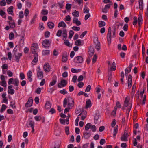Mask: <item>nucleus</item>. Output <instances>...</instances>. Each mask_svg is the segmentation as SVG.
<instances>
[{
    "instance_id": "obj_1",
    "label": "nucleus",
    "mask_w": 148,
    "mask_h": 148,
    "mask_svg": "<svg viewBox=\"0 0 148 148\" xmlns=\"http://www.w3.org/2000/svg\"><path fill=\"white\" fill-rule=\"evenodd\" d=\"M67 103L68 106L73 107L74 106V100L71 97H69L67 98V99L66 98L64 99L63 101V106L64 107H65L66 106Z\"/></svg>"
},
{
    "instance_id": "obj_2",
    "label": "nucleus",
    "mask_w": 148,
    "mask_h": 148,
    "mask_svg": "<svg viewBox=\"0 0 148 148\" xmlns=\"http://www.w3.org/2000/svg\"><path fill=\"white\" fill-rule=\"evenodd\" d=\"M83 58L80 56H78L74 58V62L77 63H81L83 62Z\"/></svg>"
},
{
    "instance_id": "obj_3",
    "label": "nucleus",
    "mask_w": 148,
    "mask_h": 148,
    "mask_svg": "<svg viewBox=\"0 0 148 148\" xmlns=\"http://www.w3.org/2000/svg\"><path fill=\"white\" fill-rule=\"evenodd\" d=\"M37 72L38 78L39 79H41L43 77V72L41 70L39 66L37 68Z\"/></svg>"
},
{
    "instance_id": "obj_4",
    "label": "nucleus",
    "mask_w": 148,
    "mask_h": 148,
    "mask_svg": "<svg viewBox=\"0 0 148 148\" xmlns=\"http://www.w3.org/2000/svg\"><path fill=\"white\" fill-rule=\"evenodd\" d=\"M128 133L126 130H125L124 134L121 137V139L122 141H126L127 140Z\"/></svg>"
},
{
    "instance_id": "obj_5",
    "label": "nucleus",
    "mask_w": 148,
    "mask_h": 148,
    "mask_svg": "<svg viewBox=\"0 0 148 148\" xmlns=\"http://www.w3.org/2000/svg\"><path fill=\"white\" fill-rule=\"evenodd\" d=\"M33 100L32 97H29V98L27 102L25 104V107H30L32 105Z\"/></svg>"
},
{
    "instance_id": "obj_6",
    "label": "nucleus",
    "mask_w": 148,
    "mask_h": 148,
    "mask_svg": "<svg viewBox=\"0 0 148 148\" xmlns=\"http://www.w3.org/2000/svg\"><path fill=\"white\" fill-rule=\"evenodd\" d=\"M132 77L131 75H129L127 78V84L129 88H131L132 86Z\"/></svg>"
},
{
    "instance_id": "obj_7",
    "label": "nucleus",
    "mask_w": 148,
    "mask_h": 148,
    "mask_svg": "<svg viewBox=\"0 0 148 148\" xmlns=\"http://www.w3.org/2000/svg\"><path fill=\"white\" fill-rule=\"evenodd\" d=\"M34 58L32 62L33 65H35L38 61V57L37 53H35L34 55Z\"/></svg>"
},
{
    "instance_id": "obj_8",
    "label": "nucleus",
    "mask_w": 148,
    "mask_h": 148,
    "mask_svg": "<svg viewBox=\"0 0 148 148\" xmlns=\"http://www.w3.org/2000/svg\"><path fill=\"white\" fill-rule=\"evenodd\" d=\"M129 99H127V97L125 98V100L124 101V106L122 108V109L124 110L126 109L125 107L128 106L130 104L129 103Z\"/></svg>"
},
{
    "instance_id": "obj_9",
    "label": "nucleus",
    "mask_w": 148,
    "mask_h": 148,
    "mask_svg": "<svg viewBox=\"0 0 148 148\" xmlns=\"http://www.w3.org/2000/svg\"><path fill=\"white\" fill-rule=\"evenodd\" d=\"M73 23L78 26H79L81 25L80 21L79 20L78 18H74L73 20Z\"/></svg>"
},
{
    "instance_id": "obj_10",
    "label": "nucleus",
    "mask_w": 148,
    "mask_h": 148,
    "mask_svg": "<svg viewBox=\"0 0 148 148\" xmlns=\"http://www.w3.org/2000/svg\"><path fill=\"white\" fill-rule=\"evenodd\" d=\"M26 125L28 127H34V122L32 120L29 121L27 122Z\"/></svg>"
},
{
    "instance_id": "obj_11",
    "label": "nucleus",
    "mask_w": 148,
    "mask_h": 148,
    "mask_svg": "<svg viewBox=\"0 0 148 148\" xmlns=\"http://www.w3.org/2000/svg\"><path fill=\"white\" fill-rule=\"evenodd\" d=\"M88 50L90 56H92L94 53V51L92 46H90Z\"/></svg>"
},
{
    "instance_id": "obj_12",
    "label": "nucleus",
    "mask_w": 148,
    "mask_h": 148,
    "mask_svg": "<svg viewBox=\"0 0 148 148\" xmlns=\"http://www.w3.org/2000/svg\"><path fill=\"white\" fill-rule=\"evenodd\" d=\"M13 6H11L8 8L7 9V11L9 14L11 15H13Z\"/></svg>"
},
{
    "instance_id": "obj_13",
    "label": "nucleus",
    "mask_w": 148,
    "mask_h": 148,
    "mask_svg": "<svg viewBox=\"0 0 148 148\" xmlns=\"http://www.w3.org/2000/svg\"><path fill=\"white\" fill-rule=\"evenodd\" d=\"M22 32L23 33V35H22V36L21 37L20 40V44L21 45H24V36H25V34H24V32L22 31Z\"/></svg>"
},
{
    "instance_id": "obj_14",
    "label": "nucleus",
    "mask_w": 148,
    "mask_h": 148,
    "mask_svg": "<svg viewBox=\"0 0 148 148\" xmlns=\"http://www.w3.org/2000/svg\"><path fill=\"white\" fill-rule=\"evenodd\" d=\"M136 86V83H134L132 86V96L133 97L134 94L135 93V88Z\"/></svg>"
},
{
    "instance_id": "obj_15",
    "label": "nucleus",
    "mask_w": 148,
    "mask_h": 148,
    "mask_svg": "<svg viewBox=\"0 0 148 148\" xmlns=\"http://www.w3.org/2000/svg\"><path fill=\"white\" fill-rule=\"evenodd\" d=\"M138 2L139 9L140 10H142L143 8V0H139Z\"/></svg>"
},
{
    "instance_id": "obj_16",
    "label": "nucleus",
    "mask_w": 148,
    "mask_h": 148,
    "mask_svg": "<svg viewBox=\"0 0 148 148\" xmlns=\"http://www.w3.org/2000/svg\"><path fill=\"white\" fill-rule=\"evenodd\" d=\"M91 102L90 99L86 101V108H90L91 106Z\"/></svg>"
},
{
    "instance_id": "obj_17",
    "label": "nucleus",
    "mask_w": 148,
    "mask_h": 148,
    "mask_svg": "<svg viewBox=\"0 0 148 148\" xmlns=\"http://www.w3.org/2000/svg\"><path fill=\"white\" fill-rule=\"evenodd\" d=\"M15 55V61L18 62L19 61V59L22 56V53H19L18 54V55Z\"/></svg>"
},
{
    "instance_id": "obj_18",
    "label": "nucleus",
    "mask_w": 148,
    "mask_h": 148,
    "mask_svg": "<svg viewBox=\"0 0 148 148\" xmlns=\"http://www.w3.org/2000/svg\"><path fill=\"white\" fill-rule=\"evenodd\" d=\"M49 28L50 29H51L53 28L54 27V23L51 22H49L47 23Z\"/></svg>"
},
{
    "instance_id": "obj_19",
    "label": "nucleus",
    "mask_w": 148,
    "mask_h": 148,
    "mask_svg": "<svg viewBox=\"0 0 148 148\" xmlns=\"http://www.w3.org/2000/svg\"><path fill=\"white\" fill-rule=\"evenodd\" d=\"M67 60V55L66 53L64 54L63 56L62 60L64 62H66Z\"/></svg>"
},
{
    "instance_id": "obj_20",
    "label": "nucleus",
    "mask_w": 148,
    "mask_h": 148,
    "mask_svg": "<svg viewBox=\"0 0 148 148\" xmlns=\"http://www.w3.org/2000/svg\"><path fill=\"white\" fill-rule=\"evenodd\" d=\"M142 17L141 15H139L138 17V24L139 26H140L142 23Z\"/></svg>"
},
{
    "instance_id": "obj_21",
    "label": "nucleus",
    "mask_w": 148,
    "mask_h": 148,
    "mask_svg": "<svg viewBox=\"0 0 148 148\" xmlns=\"http://www.w3.org/2000/svg\"><path fill=\"white\" fill-rule=\"evenodd\" d=\"M62 32V36L64 37L63 40L64 41H65L66 39L67 36V31L65 29H64L63 30Z\"/></svg>"
},
{
    "instance_id": "obj_22",
    "label": "nucleus",
    "mask_w": 148,
    "mask_h": 148,
    "mask_svg": "<svg viewBox=\"0 0 148 148\" xmlns=\"http://www.w3.org/2000/svg\"><path fill=\"white\" fill-rule=\"evenodd\" d=\"M83 136L85 138L88 139L91 136V134L90 133L84 132L83 133Z\"/></svg>"
},
{
    "instance_id": "obj_23",
    "label": "nucleus",
    "mask_w": 148,
    "mask_h": 148,
    "mask_svg": "<svg viewBox=\"0 0 148 148\" xmlns=\"http://www.w3.org/2000/svg\"><path fill=\"white\" fill-rule=\"evenodd\" d=\"M66 25L65 23L63 21H62L59 23L58 25V27H66Z\"/></svg>"
},
{
    "instance_id": "obj_24",
    "label": "nucleus",
    "mask_w": 148,
    "mask_h": 148,
    "mask_svg": "<svg viewBox=\"0 0 148 148\" xmlns=\"http://www.w3.org/2000/svg\"><path fill=\"white\" fill-rule=\"evenodd\" d=\"M99 27L104 26L106 25L105 23L103 21H100L98 22Z\"/></svg>"
},
{
    "instance_id": "obj_25",
    "label": "nucleus",
    "mask_w": 148,
    "mask_h": 148,
    "mask_svg": "<svg viewBox=\"0 0 148 148\" xmlns=\"http://www.w3.org/2000/svg\"><path fill=\"white\" fill-rule=\"evenodd\" d=\"M72 14L74 17V18L78 17L79 16V12L76 10H75L74 12L72 13Z\"/></svg>"
},
{
    "instance_id": "obj_26",
    "label": "nucleus",
    "mask_w": 148,
    "mask_h": 148,
    "mask_svg": "<svg viewBox=\"0 0 148 148\" xmlns=\"http://www.w3.org/2000/svg\"><path fill=\"white\" fill-rule=\"evenodd\" d=\"M111 34H107V40L108 42V44L110 45L111 42Z\"/></svg>"
},
{
    "instance_id": "obj_27",
    "label": "nucleus",
    "mask_w": 148,
    "mask_h": 148,
    "mask_svg": "<svg viewBox=\"0 0 148 148\" xmlns=\"http://www.w3.org/2000/svg\"><path fill=\"white\" fill-rule=\"evenodd\" d=\"M132 104H131V105L127 108L128 109L127 110L126 114L127 116V117H128L129 116L130 112L132 108Z\"/></svg>"
},
{
    "instance_id": "obj_28",
    "label": "nucleus",
    "mask_w": 148,
    "mask_h": 148,
    "mask_svg": "<svg viewBox=\"0 0 148 148\" xmlns=\"http://www.w3.org/2000/svg\"><path fill=\"white\" fill-rule=\"evenodd\" d=\"M56 78H56L53 79L52 81L50 83L49 85L50 87L56 84L57 82Z\"/></svg>"
},
{
    "instance_id": "obj_29",
    "label": "nucleus",
    "mask_w": 148,
    "mask_h": 148,
    "mask_svg": "<svg viewBox=\"0 0 148 148\" xmlns=\"http://www.w3.org/2000/svg\"><path fill=\"white\" fill-rule=\"evenodd\" d=\"M7 108L5 104H3L0 110V112L2 113L3 111L5 110L6 108Z\"/></svg>"
},
{
    "instance_id": "obj_30",
    "label": "nucleus",
    "mask_w": 148,
    "mask_h": 148,
    "mask_svg": "<svg viewBox=\"0 0 148 148\" xmlns=\"http://www.w3.org/2000/svg\"><path fill=\"white\" fill-rule=\"evenodd\" d=\"M60 83L62 84V87H64L66 85L67 82V81L66 80L62 79L61 80Z\"/></svg>"
},
{
    "instance_id": "obj_31",
    "label": "nucleus",
    "mask_w": 148,
    "mask_h": 148,
    "mask_svg": "<svg viewBox=\"0 0 148 148\" xmlns=\"http://www.w3.org/2000/svg\"><path fill=\"white\" fill-rule=\"evenodd\" d=\"M99 114H95V116L94 117V122L95 123V124L97 123V122L98 120V119L99 118Z\"/></svg>"
},
{
    "instance_id": "obj_32",
    "label": "nucleus",
    "mask_w": 148,
    "mask_h": 148,
    "mask_svg": "<svg viewBox=\"0 0 148 148\" xmlns=\"http://www.w3.org/2000/svg\"><path fill=\"white\" fill-rule=\"evenodd\" d=\"M9 23L10 26L11 28H13L15 27V23L14 21H11Z\"/></svg>"
},
{
    "instance_id": "obj_33",
    "label": "nucleus",
    "mask_w": 148,
    "mask_h": 148,
    "mask_svg": "<svg viewBox=\"0 0 148 148\" xmlns=\"http://www.w3.org/2000/svg\"><path fill=\"white\" fill-rule=\"evenodd\" d=\"M118 126L117 127H115L114 129V134H113V136L114 137H115L116 136V134L118 132Z\"/></svg>"
},
{
    "instance_id": "obj_34",
    "label": "nucleus",
    "mask_w": 148,
    "mask_h": 148,
    "mask_svg": "<svg viewBox=\"0 0 148 148\" xmlns=\"http://www.w3.org/2000/svg\"><path fill=\"white\" fill-rule=\"evenodd\" d=\"M97 40V44L96 45L95 48L98 51L100 48V42H98Z\"/></svg>"
},
{
    "instance_id": "obj_35",
    "label": "nucleus",
    "mask_w": 148,
    "mask_h": 148,
    "mask_svg": "<svg viewBox=\"0 0 148 148\" xmlns=\"http://www.w3.org/2000/svg\"><path fill=\"white\" fill-rule=\"evenodd\" d=\"M90 123H88L85 126V130L86 131H88L90 128Z\"/></svg>"
},
{
    "instance_id": "obj_36",
    "label": "nucleus",
    "mask_w": 148,
    "mask_h": 148,
    "mask_svg": "<svg viewBox=\"0 0 148 148\" xmlns=\"http://www.w3.org/2000/svg\"><path fill=\"white\" fill-rule=\"evenodd\" d=\"M89 10V9L87 6H85L83 9V12L84 13H88Z\"/></svg>"
},
{
    "instance_id": "obj_37",
    "label": "nucleus",
    "mask_w": 148,
    "mask_h": 148,
    "mask_svg": "<svg viewBox=\"0 0 148 148\" xmlns=\"http://www.w3.org/2000/svg\"><path fill=\"white\" fill-rule=\"evenodd\" d=\"M115 64V63L114 62L112 63V66L111 68V71H115L116 70V66Z\"/></svg>"
},
{
    "instance_id": "obj_38",
    "label": "nucleus",
    "mask_w": 148,
    "mask_h": 148,
    "mask_svg": "<svg viewBox=\"0 0 148 148\" xmlns=\"http://www.w3.org/2000/svg\"><path fill=\"white\" fill-rule=\"evenodd\" d=\"M14 84L15 86H18L19 84V81L17 78L14 79Z\"/></svg>"
},
{
    "instance_id": "obj_39",
    "label": "nucleus",
    "mask_w": 148,
    "mask_h": 148,
    "mask_svg": "<svg viewBox=\"0 0 148 148\" xmlns=\"http://www.w3.org/2000/svg\"><path fill=\"white\" fill-rule=\"evenodd\" d=\"M71 71L73 73H77L81 71V69H76L74 68H72L71 69Z\"/></svg>"
},
{
    "instance_id": "obj_40",
    "label": "nucleus",
    "mask_w": 148,
    "mask_h": 148,
    "mask_svg": "<svg viewBox=\"0 0 148 148\" xmlns=\"http://www.w3.org/2000/svg\"><path fill=\"white\" fill-rule=\"evenodd\" d=\"M0 84L4 87H6L7 84L5 80L2 81L1 82H0Z\"/></svg>"
},
{
    "instance_id": "obj_41",
    "label": "nucleus",
    "mask_w": 148,
    "mask_h": 148,
    "mask_svg": "<svg viewBox=\"0 0 148 148\" xmlns=\"http://www.w3.org/2000/svg\"><path fill=\"white\" fill-rule=\"evenodd\" d=\"M64 1H61L58 3V6L60 8H63L64 6Z\"/></svg>"
},
{
    "instance_id": "obj_42",
    "label": "nucleus",
    "mask_w": 148,
    "mask_h": 148,
    "mask_svg": "<svg viewBox=\"0 0 148 148\" xmlns=\"http://www.w3.org/2000/svg\"><path fill=\"white\" fill-rule=\"evenodd\" d=\"M74 34V32L72 30H71L69 31V38L70 39H71Z\"/></svg>"
},
{
    "instance_id": "obj_43",
    "label": "nucleus",
    "mask_w": 148,
    "mask_h": 148,
    "mask_svg": "<svg viewBox=\"0 0 148 148\" xmlns=\"http://www.w3.org/2000/svg\"><path fill=\"white\" fill-rule=\"evenodd\" d=\"M91 88V86L90 85H88L87 86L86 88L85 89V91L86 92H89Z\"/></svg>"
},
{
    "instance_id": "obj_44",
    "label": "nucleus",
    "mask_w": 148,
    "mask_h": 148,
    "mask_svg": "<svg viewBox=\"0 0 148 148\" xmlns=\"http://www.w3.org/2000/svg\"><path fill=\"white\" fill-rule=\"evenodd\" d=\"M15 91L14 89H11L8 90V93L9 94L13 95Z\"/></svg>"
},
{
    "instance_id": "obj_45",
    "label": "nucleus",
    "mask_w": 148,
    "mask_h": 148,
    "mask_svg": "<svg viewBox=\"0 0 148 148\" xmlns=\"http://www.w3.org/2000/svg\"><path fill=\"white\" fill-rule=\"evenodd\" d=\"M73 30L74 31H79L80 30V27H79L73 26L72 27Z\"/></svg>"
},
{
    "instance_id": "obj_46",
    "label": "nucleus",
    "mask_w": 148,
    "mask_h": 148,
    "mask_svg": "<svg viewBox=\"0 0 148 148\" xmlns=\"http://www.w3.org/2000/svg\"><path fill=\"white\" fill-rule=\"evenodd\" d=\"M75 45L77 46H80L81 45V40H76L75 42Z\"/></svg>"
},
{
    "instance_id": "obj_47",
    "label": "nucleus",
    "mask_w": 148,
    "mask_h": 148,
    "mask_svg": "<svg viewBox=\"0 0 148 148\" xmlns=\"http://www.w3.org/2000/svg\"><path fill=\"white\" fill-rule=\"evenodd\" d=\"M0 5L1 6H5L6 3L5 0H2L0 1Z\"/></svg>"
},
{
    "instance_id": "obj_48",
    "label": "nucleus",
    "mask_w": 148,
    "mask_h": 148,
    "mask_svg": "<svg viewBox=\"0 0 148 148\" xmlns=\"http://www.w3.org/2000/svg\"><path fill=\"white\" fill-rule=\"evenodd\" d=\"M14 81V79L13 78L10 79L8 82V84L9 85H10L12 84H13V82Z\"/></svg>"
},
{
    "instance_id": "obj_49",
    "label": "nucleus",
    "mask_w": 148,
    "mask_h": 148,
    "mask_svg": "<svg viewBox=\"0 0 148 148\" xmlns=\"http://www.w3.org/2000/svg\"><path fill=\"white\" fill-rule=\"evenodd\" d=\"M49 113H51V114H53L54 113H56V110L53 108H52L50 109V110L49 111Z\"/></svg>"
},
{
    "instance_id": "obj_50",
    "label": "nucleus",
    "mask_w": 148,
    "mask_h": 148,
    "mask_svg": "<svg viewBox=\"0 0 148 148\" xmlns=\"http://www.w3.org/2000/svg\"><path fill=\"white\" fill-rule=\"evenodd\" d=\"M128 25L127 24H125L123 27V29L125 31H126L128 30Z\"/></svg>"
},
{
    "instance_id": "obj_51",
    "label": "nucleus",
    "mask_w": 148,
    "mask_h": 148,
    "mask_svg": "<svg viewBox=\"0 0 148 148\" xmlns=\"http://www.w3.org/2000/svg\"><path fill=\"white\" fill-rule=\"evenodd\" d=\"M134 21L133 22V24L134 25H135L137 23V18L136 17H134L133 18Z\"/></svg>"
},
{
    "instance_id": "obj_52",
    "label": "nucleus",
    "mask_w": 148,
    "mask_h": 148,
    "mask_svg": "<svg viewBox=\"0 0 148 148\" xmlns=\"http://www.w3.org/2000/svg\"><path fill=\"white\" fill-rule=\"evenodd\" d=\"M90 128L92 130L93 132H95L96 130V126L95 125L90 124Z\"/></svg>"
},
{
    "instance_id": "obj_53",
    "label": "nucleus",
    "mask_w": 148,
    "mask_h": 148,
    "mask_svg": "<svg viewBox=\"0 0 148 148\" xmlns=\"http://www.w3.org/2000/svg\"><path fill=\"white\" fill-rule=\"evenodd\" d=\"M24 16L23 12L22 11H20L19 13V17L21 18H22Z\"/></svg>"
},
{
    "instance_id": "obj_54",
    "label": "nucleus",
    "mask_w": 148,
    "mask_h": 148,
    "mask_svg": "<svg viewBox=\"0 0 148 148\" xmlns=\"http://www.w3.org/2000/svg\"><path fill=\"white\" fill-rule=\"evenodd\" d=\"M14 36V34L13 32H11L9 34V39L10 40L12 39Z\"/></svg>"
},
{
    "instance_id": "obj_55",
    "label": "nucleus",
    "mask_w": 148,
    "mask_h": 148,
    "mask_svg": "<svg viewBox=\"0 0 148 148\" xmlns=\"http://www.w3.org/2000/svg\"><path fill=\"white\" fill-rule=\"evenodd\" d=\"M84 85V83L82 82H79L77 84V86L78 87L81 88L83 87Z\"/></svg>"
},
{
    "instance_id": "obj_56",
    "label": "nucleus",
    "mask_w": 148,
    "mask_h": 148,
    "mask_svg": "<svg viewBox=\"0 0 148 148\" xmlns=\"http://www.w3.org/2000/svg\"><path fill=\"white\" fill-rule=\"evenodd\" d=\"M62 33V31L61 30H59L56 34V35L60 37L61 36V34Z\"/></svg>"
},
{
    "instance_id": "obj_57",
    "label": "nucleus",
    "mask_w": 148,
    "mask_h": 148,
    "mask_svg": "<svg viewBox=\"0 0 148 148\" xmlns=\"http://www.w3.org/2000/svg\"><path fill=\"white\" fill-rule=\"evenodd\" d=\"M59 92L60 93L63 95L67 93V92L65 89H63L62 90H60Z\"/></svg>"
},
{
    "instance_id": "obj_58",
    "label": "nucleus",
    "mask_w": 148,
    "mask_h": 148,
    "mask_svg": "<svg viewBox=\"0 0 148 148\" xmlns=\"http://www.w3.org/2000/svg\"><path fill=\"white\" fill-rule=\"evenodd\" d=\"M7 74L10 77H11L13 75V73L10 70L8 71Z\"/></svg>"
},
{
    "instance_id": "obj_59",
    "label": "nucleus",
    "mask_w": 148,
    "mask_h": 148,
    "mask_svg": "<svg viewBox=\"0 0 148 148\" xmlns=\"http://www.w3.org/2000/svg\"><path fill=\"white\" fill-rule=\"evenodd\" d=\"M87 31H85L83 32L82 34L80 35V37L81 38H82L84 36L87 34Z\"/></svg>"
},
{
    "instance_id": "obj_60",
    "label": "nucleus",
    "mask_w": 148,
    "mask_h": 148,
    "mask_svg": "<svg viewBox=\"0 0 148 148\" xmlns=\"http://www.w3.org/2000/svg\"><path fill=\"white\" fill-rule=\"evenodd\" d=\"M112 73L111 72L109 73L108 76V80L110 81L112 79Z\"/></svg>"
},
{
    "instance_id": "obj_61",
    "label": "nucleus",
    "mask_w": 148,
    "mask_h": 148,
    "mask_svg": "<svg viewBox=\"0 0 148 148\" xmlns=\"http://www.w3.org/2000/svg\"><path fill=\"white\" fill-rule=\"evenodd\" d=\"M27 77L30 78L32 76V73L31 71H29L27 73Z\"/></svg>"
},
{
    "instance_id": "obj_62",
    "label": "nucleus",
    "mask_w": 148,
    "mask_h": 148,
    "mask_svg": "<svg viewBox=\"0 0 148 148\" xmlns=\"http://www.w3.org/2000/svg\"><path fill=\"white\" fill-rule=\"evenodd\" d=\"M47 106H48L47 109H50L51 107V103L49 101H47Z\"/></svg>"
},
{
    "instance_id": "obj_63",
    "label": "nucleus",
    "mask_w": 148,
    "mask_h": 148,
    "mask_svg": "<svg viewBox=\"0 0 148 148\" xmlns=\"http://www.w3.org/2000/svg\"><path fill=\"white\" fill-rule=\"evenodd\" d=\"M64 41V44L65 45L67 46L70 47V43L69 42V41L68 40L66 39Z\"/></svg>"
},
{
    "instance_id": "obj_64",
    "label": "nucleus",
    "mask_w": 148,
    "mask_h": 148,
    "mask_svg": "<svg viewBox=\"0 0 148 148\" xmlns=\"http://www.w3.org/2000/svg\"><path fill=\"white\" fill-rule=\"evenodd\" d=\"M20 76L21 79L23 80L25 79V75L22 72L20 73Z\"/></svg>"
}]
</instances>
